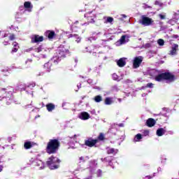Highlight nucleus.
Returning a JSON list of instances; mask_svg holds the SVG:
<instances>
[{
	"label": "nucleus",
	"instance_id": "obj_22",
	"mask_svg": "<svg viewBox=\"0 0 179 179\" xmlns=\"http://www.w3.org/2000/svg\"><path fill=\"white\" fill-rule=\"evenodd\" d=\"M94 101L96 103H100V101H103V98L100 95H97L94 97Z\"/></svg>",
	"mask_w": 179,
	"mask_h": 179
},
{
	"label": "nucleus",
	"instance_id": "obj_33",
	"mask_svg": "<svg viewBox=\"0 0 179 179\" xmlns=\"http://www.w3.org/2000/svg\"><path fill=\"white\" fill-rule=\"evenodd\" d=\"M146 87H149L150 89H152L153 87V83H149L147 84Z\"/></svg>",
	"mask_w": 179,
	"mask_h": 179
},
{
	"label": "nucleus",
	"instance_id": "obj_45",
	"mask_svg": "<svg viewBox=\"0 0 179 179\" xmlns=\"http://www.w3.org/2000/svg\"><path fill=\"white\" fill-rule=\"evenodd\" d=\"M0 171H2V169H0Z\"/></svg>",
	"mask_w": 179,
	"mask_h": 179
},
{
	"label": "nucleus",
	"instance_id": "obj_7",
	"mask_svg": "<svg viewBox=\"0 0 179 179\" xmlns=\"http://www.w3.org/2000/svg\"><path fill=\"white\" fill-rule=\"evenodd\" d=\"M44 35L45 37H48L49 40H52L55 37H57V34H55V31L51 30L46 31Z\"/></svg>",
	"mask_w": 179,
	"mask_h": 179
},
{
	"label": "nucleus",
	"instance_id": "obj_39",
	"mask_svg": "<svg viewBox=\"0 0 179 179\" xmlns=\"http://www.w3.org/2000/svg\"><path fill=\"white\" fill-rule=\"evenodd\" d=\"M145 177H146V178L150 179V178H152V177H154V176H145Z\"/></svg>",
	"mask_w": 179,
	"mask_h": 179
},
{
	"label": "nucleus",
	"instance_id": "obj_38",
	"mask_svg": "<svg viewBox=\"0 0 179 179\" xmlns=\"http://www.w3.org/2000/svg\"><path fill=\"white\" fill-rule=\"evenodd\" d=\"M80 160H81L84 163L85 157H80Z\"/></svg>",
	"mask_w": 179,
	"mask_h": 179
},
{
	"label": "nucleus",
	"instance_id": "obj_19",
	"mask_svg": "<svg viewBox=\"0 0 179 179\" xmlns=\"http://www.w3.org/2000/svg\"><path fill=\"white\" fill-rule=\"evenodd\" d=\"M52 64H51V62H48V63H45L44 64V69H46V71L48 72H50V71H51V66Z\"/></svg>",
	"mask_w": 179,
	"mask_h": 179
},
{
	"label": "nucleus",
	"instance_id": "obj_6",
	"mask_svg": "<svg viewBox=\"0 0 179 179\" xmlns=\"http://www.w3.org/2000/svg\"><path fill=\"white\" fill-rule=\"evenodd\" d=\"M42 41H44V36H40L39 35H34L31 38V43H32V44L36 43H41Z\"/></svg>",
	"mask_w": 179,
	"mask_h": 179
},
{
	"label": "nucleus",
	"instance_id": "obj_27",
	"mask_svg": "<svg viewBox=\"0 0 179 179\" xmlns=\"http://www.w3.org/2000/svg\"><path fill=\"white\" fill-rule=\"evenodd\" d=\"M157 43L159 45H164V40L163 39H158Z\"/></svg>",
	"mask_w": 179,
	"mask_h": 179
},
{
	"label": "nucleus",
	"instance_id": "obj_37",
	"mask_svg": "<svg viewBox=\"0 0 179 179\" xmlns=\"http://www.w3.org/2000/svg\"><path fill=\"white\" fill-rule=\"evenodd\" d=\"M155 5H160V1H155Z\"/></svg>",
	"mask_w": 179,
	"mask_h": 179
},
{
	"label": "nucleus",
	"instance_id": "obj_31",
	"mask_svg": "<svg viewBox=\"0 0 179 179\" xmlns=\"http://www.w3.org/2000/svg\"><path fill=\"white\" fill-rule=\"evenodd\" d=\"M158 16L161 19V20H164V19H166V15L159 14L158 15Z\"/></svg>",
	"mask_w": 179,
	"mask_h": 179
},
{
	"label": "nucleus",
	"instance_id": "obj_16",
	"mask_svg": "<svg viewBox=\"0 0 179 179\" xmlns=\"http://www.w3.org/2000/svg\"><path fill=\"white\" fill-rule=\"evenodd\" d=\"M166 134V131L163 128H159L157 130V136H163Z\"/></svg>",
	"mask_w": 179,
	"mask_h": 179
},
{
	"label": "nucleus",
	"instance_id": "obj_26",
	"mask_svg": "<svg viewBox=\"0 0 179 179\" xmlns=\"http://www.w3.org/2000/svg\"><path fill=\"white\" fill-rule=\"evenodd\" d=\"M125 38H127V36L125 35H123L121 36L120 39L121 44H123V43H125Z\"/></svg>",
	"mask_w": 179,
	"mask_h": 179
},
{
	"label": "nucleus",
	"instance_id": "obj_23",
	"mask_svg": "<svg viewBox=\"0 0 179 179\" xmlns=\"http://www.w3.org/2000/svg\"><path fill=\"white\" fill-rule=\"evenodd\" d=\"M141 139H142V134H138L135 136L134 141L139 142V141H141Z\"/></svg>",
	"mask_w": 179,
	"mask_h": 179
},
{
	"label": "nucleus",
	"instance_id": "obj_11",
	"mask_svg": "<svg viewBox=\"0 0 179 179\" xmlns=\"http://www.w3.org/2000/svg\"><path fill=\"white\" fill-rule=\"evenodd\" d=\"M79 118L86 121V120H89V118H90V115L87 112H83L79 115Z\"/></svg>",
	"mask_w": 179,
	"mask_h": 179
},
{
	"label": "nucleus",
	"instance_id": "obj_34",
	"mask_svg": "<svg viewBox=\"0 0 179 179\" xmlns=\"http://www.w3.org/2000/svg\"><path fill=\"white\" fill-rule=\"evenodd\" d=\"M143 135H144L145 136H148L149 135V131H148V130H145V131H143Z\"/></svg>",
	"mask_w": 179,
	"mask_h": 179
},
{
	"label": "nucleus",
	"instance_id": "obj_4",
	"mask_svg": "<svg viewBox=\"0 0 179 179\" xmlns=\"http://www.w3.org/2000/svg\"><path fill=\"white\" fill-rule=\"evenodd\" d=\"M143 62V57L138 56L134 57L133 60V69H138L139 66L142 64V62Z\"/></svg>",
	"mask_w": 179,
	"mask_h": 179
},
{
	"label": "nucleus",
	"instance_id": "obj_20",
	"mask_svg": "<svg viewBox=\"0 0 179 179\" xmlns=\"http://www.w3.org/2000/svg\"><path fill=\"white\" fill-rule=\"evenodd\" d=\"M105 104L106 106H110V105L113 104V99L110 98V97H106L105 99Z\"/></svg>",
	"mask_w": 179,
	"mask_h": 179
},
{
	"label": "nucleus",
	"instance_id": "obj_8",
	"mask_svg": "<svg viewBox=\"0 0 179 179\" xmlns=\"http://www.w3.org/2000/svg\"><path fill=\"white\" fill-rule=\"evenodd\" d=\"M55 159V157H54V156H52L51 157H50L48 159V161H47V164L48 166H49V167H52V169H58V166H57V165H54L52 166V164H55V160H54Z\"/></svg>",
	"mask_w": 179,
	"mask_h": 179
},
{
	"label": "nucleus",
	"instance_id": "obj_18",
	"mask_svg": "<svg viewBox=\"0 0 179 179\" xmlns=\"http://www.w3.org/2000/svg\"><path fill=\"white\" fill-rule=\"evenodd\" d=\"M24 7L25 9H31V8H33V5H31V2L30 1H25L24 3Z\"/></svg>",
	"mask_w": 179,
	"mask_h": 179
},
{
	"label": "nucleus",
	"instance_id": "obj_29",
	"mask_svg": "<svg viewBox=\"0 0 179 179\" xmlns=\"http://www.w3.org/2000/svg\"><path fill=\"white\" fill-rule=\"evenodd\" d=\"M41 51H43V48L41 46L35 48V52H41Z\"/></svg>",
	"mask_w": 179,
	"mask_h": 179
},
{
	"label": "nucleus",
	"instance_id": "obj_30",
	"mask_svg": "<svg viewBox=\"0 0 179 179\" xmlns=\"http://www.w3.org/2000/svg\"><path fill=\"white\" fill-rule=\"evenodd\" d=\"M15 38H16V36L13 34H11L9 36V40H10L11 41H13Z\"/></svg>",
	"mask_w": 179,
	"mask_h": 179
},
{
	"label": "nucleus",
	"instance_id": "obj_17",
	"mask_svg": "<svg viewBox=\"0 0 179 179\" xmlns=\"http://www.w3.org/2000/svg\"><path fill=\"white\" fill-rule=\"evenodd\" d=\"M24 148L26 150L31 149V148H33V144H31V141H27L24 143Z\"/></svg>",
	"mask_w": 179,
	"mask_h": 179
},
{
	"label": "nucleus",
	"instance_id": "obj_3",
	"mask_svg": "<svg viewBox=\"0 0 179 179\" xmlns=\"http://www.w3.org/2000/svg\"><path fill=\"white\" fill-rule=\"evenodd\" d=\"M139 23L143 26H152V24L155 23V20L146 15H142L141 19L139 20Z\"/></svg>",
	"mask_w": 179,
	"mask_h": 179
},
{
	"label": "nucleus",
	"instance_id": "obj_36",
	"mask_svg": "<svg viewBox=\"0 0 179 179\" xmlns=\"http://www.w3.org/2000/svg\"><path fill=\"white\" fill-rule=\"evenodd\" d=\"M75 38H76V41L77 43H80V38H79V35H78V36H76Z\"/></svg>",
	"mask_w": 179,
	"mask_h": 179
},
{
	"label": "nucleus",
	"instance_id": "obj_13",
	"mask_svg": "<svg viewBox=\"0 0 179 179\" xmlns=\"http://www.w3.org/2000/svg\"><path fill=\"white\" fill-rule=\"evenodd\" d=\"M177 51H178V45L173 44V46L170 51L171 55H176V54H177Z\"/></svg>",
	"mask_w": 179,
	"mask_h": 179
},
{
	"label": "nucleus",
	"instance_id": "obj_40",
	"mask_svg": "<svg viewBox=\"0 0 179 179\" xmlns=\"http://www.w3.org/2000/svg\"><path fill=\"white\" fill-rule=\"evenodd\" d=\"M173 38H178V35H173Z\"/></svg>",
	"mask_w": 179,
	"mask_h": 179
},
{
	"label": "nucleus",
	"instance_id": "obj_42",
	"mask_svg": "<svg viewBox=\"0 0 179 179\" xmlns=\"http://www.w3.org/2000/svg\"><path fill=\"white\" fill-rule=\"evenodd\" d=\"M119 127H124V124H119Z\"/></svg>",
	"mask_w": 179,
	"mask_h": 179
},
{
	"label": "nucleus",
	"instance_id": "obj_41",
	"mask_svg": "<svg viewBox=\"0 0 179 179\" xmlns=\"http://www.w3.org/2000/svg\"><path fill=\"white\" fill-rule=\"evenodd\" d=\"M122 17H127L126 15H122Z\"/></svg>",
	"mask_w": 179,
	"mask_h": 179
},
{
	"label": "nucleus",
	"instance_id": "obj_47",
	"mask_svg": "<svg viewBox=\"0 0 179 179\" xmlns=\"http://www.w3.org/2000/svg\"><path fill=\"white\" fill-rule=\"evenodd\" d=\"M178 29H179V27H178Z\"/></svg>",
	"mask_w": 179,
	"mask_h": 179
},
{
	"label": "nucleus",
	"instance_id": "obj_44",
	"mask_svg": "<svg viewBox=\"0 0 179 179\" xmlns=\"http://www.w3.org/2000/svg\"><path fill=\"white\" fill-rule=\"evenodd\" d=\"M56 161L59 163V159H57Z\"/></svg>",
	"mask_w": 179,
	"mask_h": 179
},
{
	"label": "nucleus",
	"instance_id": "obj_24",
	"mask_svg": "<svg viewBox=\"0 0 179 179\" xmlns=\"http://www.w3.org/2000/svg\"><path fill=\"white\" fill-rule=\"evenodd\" d=\"M96 139L98 140V142L99 141H104L105 139L104 134L103 133H100Z\"/></svg>",
	"mask_w": 179,
	"mask_h": 179
},
{
	"label": "nucleus",
	"instance_id": "obj_28",
	"mask_svg": "<svg viewBox=\"0 0 179 179\" xmlns=\"http://www.w3.org/2000/svg\"><path fill=\"white\" fill-rule=\"evenodd\" d=\"M31 62H33L32 59H28L26 61L25 64L27 66H30V65H31Z\"/></svg>",
	"mask_w": 179,
	"mask_h": 179
},
{
	"label": "nucleus",
	"instance_id": "obj_46",
	"mask_svg": "<svg viewBox=\"0 0 179 179\" xmlns=\"http://www.w3.org/2000/svg\"><path fill=\"white\" fill-rule=\"evenodd\" d=\"M0 163H1V160H0Z\"/></svg>",
	"mask_w": 179,
	"mask_h": 179
},
{
	"label": "nucleus",
	"instance_id": "obj_25",
	"mask_svg": "<svg viewBox=\"0 0 179 179\" xmlns=\"http://www.w3.org/2000/svg\"><path fill=\"white\" fill-rule=\"evenodd\" d=\"M113 22H114V18L112 17H108L106 20V23H113Z\"/></svg>",
	"mask_w": 179,
	"mask_h": 179
},
{
	"label": "nucleus",
	"instance_id": "obj_2",
	"mask_svg": "<svg viewBox=\"0 0 179 179\" xmlns=\"http://www.w3.org/2000/svg\"><path fill=\"white\" fill-rule=\"evenodd\" d=\"M176 76L171 72L159 73L155 76V80H156V82H163L166 80V83H173V82H176Z\"/></svg>",
	"mask_w": 179,
	"mask_h": 179
},
{
	"label": "nucleus",
	"instance_id": "obj_32",
	"mask_svg": "<svg viewBox=\"0 0 179 179\" xmlns=\"http://www.w3.org/2000/svg\"><path fill=\"white\" fill-rule=\"evenodd\" d=\"M87 20H90V23H94V19L92 18V17H88Z\"/></svg>",
	"mask_w": 179,
	"mask_h": 179
},
{
	"label": "nucleus",
	"instance_id": "obj_9",
	"mask_svg": "<svg viewBox=\"0 0 179 179\" xmlns=\"http://www.w3.org/2000/svg\"><path fill=\"white\" fill-rule=\"evenodd\" d=\"M59 57L60 58H65L66 54H69V50L64 48L58 50Z\"/></svg>",
	"mask_w": 179,
	"mask_h": 179
},
{
	"label": "nucleus",
	"instance_id": "obj_21",
	"mask_svg": "<svg viewBox=\"0 0 179 179\" xmlns=\"http://www.w3.org/2000/svg\"><path fill=\"white\" fill-rule=\"evenodd\" d=\"M107 154L108 155H115V149L108 148Z\"/></svg>",
	"mask_w": 179,
	"mask_h": 179
},
{
	"label": "nucleus",
	"instance_id": "obj_10",
	"mask_svg": "<svg viewBox=\"0 0 179 179\" xmlns=\"http://www.w3.org/2000/svg\"><path fill=\"white\" fill-rule=\"evenodd\" d=\"M145 125L149 128H152V127H155V125H156V120L153 118H148L146 121Z\"/></svg>",
	"mask_w": 179,
	"mask_h": 179
},
{
	"label": "nucleus",
	"instance_id": "obj_43",
	"mask_svg": "<svg viewBox=\"0 0 179 179\" xmlns=\"http://www.w3.org/2000/svg\"><path fill=\"white\" fill-rule=\"evenodd\" d=\"M104 162H107V158H104Z\"/></svg>",
	"mask_w": 179,
	"mask_h": 179
},
{
	"label": "nucleus",
	"instance_id": "obj_15",
	"mask_svg": "<svg viewBox=\"0 0 179 179\" xmlns=\"http://www.w3.org/2000/svg\"><path fill=\"white\" fill-rule=\"evenodd\" d=\"M117 64L120 66V68H123L124 65H127V62L122 58L120 59L117 61Z\"/></svg>",
	"mask_w": 179,
	"mask_h": 179
},
{
	"label": "nucleus",
	"instance_id": "obj_12",
	"mask_svg": "<svg viewBox=\"0 0 179 179\" xmlns=\"http://www.w3.org/2000/svg\"><path fill=\"white\" fill-rule=\"evenodd\" d=\"M20 48V47L19 46V43L17 42H13L11 53L13 54L15 52H17V51H19Z\"/></svg>",
	"mask_w": 179,
	"mask_h": 179
},
{
	"label": "nucleus",
	"instance_id": "obj_1",
	"mask_svg": "<svg viewBox=\"0 0 179 179\" xmlns=\"http://www.w3.org/2000/svg\"><path fill=\"white\" fill-rule=\"evenodd\" d=\"M61 142L57 138L50 139L47 143L46 152L48 155H55L59 150Z\"/></svg>",
	"mask_w": 179,
	"mask_h": 179
},
{
	"label": "nucleus",
	"instance_id": "obj_5",
	"mask_svg": "<svg viewBox=\"0 0 179 179\" xmlns=\"http://www.w3.org/2000/svg\"><path fill=\"white\" fill-rule=\"evenodd\" d=\"M98 143V139H93V138L92 137L88 138L87 140L85 141V145L88 148H94V146H96V144H97Z\"/></svg>",
	"mask_w": 179,
	"mask_h": 179
},
{
	"label": "nucleus",
	"instance_id": "obj_14",
	"mask_svg": "<svg viewBox=\"0 0 179 179\" xmlns=\"http://www.w3.org/2000/svg\"><path fill=\"white\" fill-rule=\"evenodd\" d=\"M46 109L49 113H51L52 111H54V110H55V105L52 103H49L46 104Z\"/></svg>",
	"mask_w": 179,
	"mask_h": 179
},
{
	"label": "nucleus",
	"instance_id": "obj_35",
	"mask_svg": "<svg viewBox=\"0 0 179 179\" xmlns=\"http://www.w3.org/2000/svg\"><path fill=\"white\" fill-rule=\"evenodd\" d=\"M72 37H74V38L78 37V34H71L69 36V38H72Z\"/></svg>",
	"mask_w": 179,
	"mask_h": 179
}]
</instances>
